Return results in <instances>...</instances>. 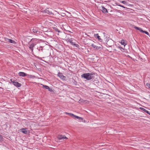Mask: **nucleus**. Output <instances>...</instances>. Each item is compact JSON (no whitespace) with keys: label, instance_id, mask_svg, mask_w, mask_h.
<instances>
[{"label":"nucleus","instance_id":"obj_25","mask_svg":"<svg viewBox=\"0 0 150 150\" xmlns=\"http://www.w3.org/2000/svg\"><path fill=\"white\" fill-rule=\"evenodd\" d=\"M3 140V137L0 134V141H2Z\"/></svg>","mask_w":150,"mask_h":150},{"label":"nucleus","instance_id":"obj_10","mask_svg":"<svg viewBox=\"0 0 150 150\" xmlns=\"http://www.w3.org/2000/svg\"><path fill=\"white\" fill-rule=\"evenodd\" d=\"M36 45V43H33L29 45V48L31 50V52H33V47L35 46V45Z\"/></svg>","mask_w":150,"mask_h":150},{"label":"nucleus","instance_id":"obj_26","mask_svg":"<svg viewBox=\"0 0 150 150\" xmlns=\"http://www.w3.org/2000/svg\"><path fill=\"white\" fill-rule=\"evenodd\" d=\"M122 3L123 4H126L127 2L126 1H122Z\"/></svg>","mask_w":150,"mask_h":150},{"label":"nucleus","instance_id":"obj_14","mask_svg":"<svg viewBox=\"0 0 150 150\" xmlns=\"http://www.w3.org/2000/svg\"><path fill=\"white\" fill-rule=\"evenodd\" d=\"M93 83L97 86H99L100 83L99 81L98 80H94L93 81Z\"/></svg>","mask_w":150,"mask_h":150},{"label":"nucleus","instance_id":"obj_2","mask_svg":"<svg viewBox=\"0 0 150 150\" xmlns=\"http://www.w3.org/2000/svg\"><path fill=\"white\" fill-rule=\"evenodd\" d=\"M65 113L67 115H70V116L71 117H75V118L78 119L79 120H83V118L81 117H79L73 114L69 113L68 112H65Z\"/></svg>","mask_w":150,"mask_h":150},{"label":"nucleus","instance_id":"obj_30","mask_svg":"<svg viewBox=\"0 0 150 150\" xmlns=\"http://www.w3.org/2000/svg\"><path fill=\"white\" fill-rule=\"evenodd\" d=\"M37 40V39H34V38H33L31 40V41H34L35 40Z\"/></svg>","mask_w":150,"mask_h":150},{"label":"nucleus","instance_id":"obj_16","mask_svg":"<svg viewBox=\"0 0 150 150\" xmlns=\"http://www.w3.org/2000/svg\"><path fill=\"white\" fill-rule=\"evenodd\" d=\"M43 12L45 13L49 14V15H51L52 14V12L49 11L47 9L43 11Z\"/></svg>","mask_w":150,"mask_h":150},{"label":"nucleus","instance_id":"obj_24","mask_svg":"<svg viewBox=\"0 0 150 150\" xmlns=\"http://www.w3.org/2000/svg\"><path fill=\"white\" fill-rule=\"evenodd\" d=\"M54 29L55 31L58 32V33L61 32L57 28H55Z\"/></svg>","mask_w":150,"mask_h":150},{"label":"nucleus","instance_id":"obj_11","mask_svg":"<svg viewBox=\"0 0 150 150\" xmlns=\"http://www.w3.org/2000/svg\"><path fill=\"white\" fill-rule=\"evenodd\" d=\"M5 41L9 42L16 44V42L14 40L8 38H5Z\"/></svg>","mask_w":150,"mask_h":150},{"label":"nucleus","instance_id":"obj_32","mask_svg":"<svg viewBox=\"0 0 150 150\" xmlns=\"http://www.w3.org/2000/svg\"><path fill=\"white\" fill-rule=\"evenodd\" d=\"M63 14L62 15V16H65V14L64 13H63Z\"/></svg>","mask_w":150,"mask_h":150},{"label":"nucleus","instance_id":"obj_6","mask_svg":"<svg viewBox=\"0 0 150 150\" xmlns=\"http://www.w3.org/2000/svg\"><path fill=\"white\" fill-rule=\"evenodd\" d=\"M66 39L67 41L68 42H69L71 43V45L75 46L77 47H78L79 46V45L78 44H75L74 42H72V40L71 38H68Z\"/></svg>","mask_w":150,"mask_h":150},{"label":"nucleus","instance_id":"obj_21","mask_svg":"<svg viewBox=\"0 0 150 150\" xmlns=\"http://www.w3.org/2000/svg\"><path fill=\"white\" fill-rule=\"evenodd\" d=\"M141 32L143 33H144L147 35H149V33L148 32H147L146 31H144V30H141Z\"/></svg>","mask_w":150,"mask_h":150},{"label":"nucleus","instance_id":"obj_5","mask_svg":"<svg viewBox=\"0 0 150 150\" xmlns=\"http://www.w3.org/2000/svg\"><path fill=\"white\" fill-rule=\"evenodd\" d=\"M30 31L31 32L33 31L34 33L37 34H38L40 33V31L38 30V28L36 27L32 29H30Z\"/></svg>","mask_w":150,"mask_h":150},{"label":"nucleus","instance_id":"obj_4","mask_svg":"<svg viewBox=\"0 0 150 150\" xmlns=\"http://www.w3.org/2000/svg\"><path fill=\"white\" fill-rule=\"evenodd\" d=\"M11 81L13 84L17 87H20L21 86V83L16 81L15 80H12V79H11Z\"/></svg>","mask_w":150,"mask_h":150},{"label":"nucleus","instance_id":"obj_1","mask_svg":"<svg viewBox=\"0 0 150 150\" xmlns=\"http://www.w3.org/2000/svg\"><path fill=\"white\" fill-rule=\"evenodd\" d=\"M95 75L94 73H84L81 75L82 78H83L87 80H90L93 79Z\"/></svg>","mask_w":150,"mask_h":150},{"label":"nucleus","instance_id":"obj_22","mask_svg":"<svg viewBox=\"0 0 150 150\" xmlns=\"http://www.w3.org/2000/svg\"><path fill=\"white\" fill-rule=\"evenodd\" d=\"M134 28L137 30H139L140 32H141V30H142V29L141 28H139V27H137L136 26H135L134 27Z\"/></svg>","mask_w":150,"mask_h":150},{"label":"nucleus","instance_id":"obj_17","mask_svg":"<svg viewBox=\"0 0 150 150\" xmlns=\"http://www.w3.org/2000/svg\"><path fill=\"white\" fill-rule=\"evenodd\" d=\"M94 35V37L95 38H97L100 42L102 41V40L100 38V37L99 36L98 34H95Z\"/></svg>","mask_w":150,"mask_h":150},{"label":"nucleus","instance_id":"obj_20","mask_svg":"<svg viewBox=\"0 0 150 150\" xmlns=\"http://www.w3.org/2000/svg\"><path fill=\"white\" fill-rule=\"evenodd\" d=\"M121 43L122 45H123L124 46L126 45V44L125 42V40H121Z\"/></svg>","mask_w":150,"mask_h":150},{"label":"nucleus","instance_id":"obj_9","mask_svg":"<svg viewBox=\"0 0 150 150\" xmlns=\"http://www.w3.org/2000/svg\"><path fill=\"white\" fill-rule=\"evenodd\" d=\"M21 132L25 134H28L30 132L29 131L27 130L25 128H22L21 129Z\"/></svg>","mask_w":150,"mask_h":150},{"label":"nucleus","instance_id":"obj_15","mask_svg":"<svg viewBox=\"0 0 150 150\" xmlns=\"http://www.w3.org/2000/svg\"><path fill=\"white\" fill-rule=\"evenodd\" d=\"M18 74L19 76L22 77H25L27 75V74L26 73L22 72H19Z\"/></svg>","mask_w":150,"mask_h":150},{"label":"nucleus","instance_id":"obj_12","mask_svg":"<svg viewBox=\"0 0 150 150\" xmlns=\"http://www.w3.org/2000/svg\"><path fill=\"white\" fill-rule=\"evenodd\" d=\"M100 10H101L102 12L104 13H108V11L107 9L106 8H105L104 6H102L100 8Z\"/></svg>","mask_w":150,"mask_h":150},{"label":"nucleus","instance_id":"obj_7","mask_svg":"<svg viewBox=\"0 0 150 150\" xmlns=\"http://www.w3.org/2000/svg\"><path fill=\"white\" fill-rule=\"evenodd\" d=\"M57 76H58L61 79L63 80H65L66 79V77L64 76L62 73H60V72H58Z\"/></svg>","mask_w":150,"mask_h":150},{"label":"nucleus","instance_id":"obj_29","mask_svg":"<svg viewBox=\"0 0 150 150\" xmlns=\"http://www.w3.org/2000/svg\"><path fill=\"white\" fill-rule=\"evenodd\" d=\"M118 48L120 50H124V48H122V47H118Z\"/></svg>","mask_w":150,"mask_h":150},{"label":"nucleus","instance_id":"obj_31","mask_svg":"<svg viewBox=\"0 0 150 150\" xmlns=\"http://www.w3.org/2000/svg\"><path fill=\"white\" fill-rule=\"evenodd\" d=\"M120 6L122 7H123V8H125V7L124 6H122V5H119Z\"/></svg>","mask_w":150,"mask_h":150},{"label":"nucleus","instance_id":"obj_23","mask_svg":"<svg viewBox=\"0 0 150 150\" xmlns=\"http://www.w3.org/2000/svg\"><path fill=\"white\" fill-rule=\"evenodd\" d=\"M42 86H43V87L45 88L46 89H49V87L45 85H42Z\"/></svg>","mask_w":150,"mask_h":150},{"label":"nucleus","instance_id":"obj_18","mask_svg":"<svg viewBox=\"0 0 150 150\" xmlns=\"http://www.w3.org/2000/svg\"><path fill=\"white\" fill-rule=\"evenodd\" d=\"M43 47L42 46L40 47L39 49L38 48H37L38 50V51L39 52V53L40 54V53L41 52H42L43 51Z\"/></svg>","mask_w":150,"mask_h":150},{"label":"nucleus","instance_id":"obj_8","mask_svg":"<svg viewBox=\"0 0 150 150\" xmlns=\"http://www.w3.org/2000/svg\"><path fill=\"white\" fill-rule=\"evenodd\" d=\"M57 138L59 140H64L65 139H67V138L64 135H58L57 136Z\"/></svg>","mask_w":150,"mask_h":150},{"label":"nucleus","instance_id":"obj_27","mask_svg":"<svg viewBox=\"0 0 150 150\" xmlns=\"http://www.w3.org/2000/svg\"><path fill=\"white\" fill-rule=\"evenodd\" d=\"M146 86L149 88H150V84L148 83H147L146 84Z\"/></svg>","mask_w":150,"mask_h":150},{"label":"nucleus","instance_id":"obj_33","mask_svg":"<svg viewBox=\"0 0 150 150\" xmlns=\"http://www.w3.org/2000/svg\"><path fill=\"white\" fill-rule=\"evenodd\" d=\"M149 114L150 115V113L149 112Z\"/></svg>","mask_w":150,"mask_h":150},{"label":"nucleus","instance_id":"obj_19","mask_svg":"<svg viewBox=\"0 0 150 150\" xmlns=\"http://www.w3.org/2000/svg\"><path fill=\"white\" fill-rule=\"evenodd\" d=\"M140 109L144 111L145 112H146L147 114H149V112L147 110H146L145 109H144V108H140Z\"/></svg>","mask_w":150,"mask_h":150},{"label":"nucleus","instance_id":"obj_13","mask_svg":"<svg viewBox=\"0 0 150 150\" xmlns=\"http://www.w3.org/2000/svg\"><path fill=\"white\" fill-rule=\"evenodd\" d=\"M91 46L94 48H95L97 50H100L102 48V47L101 46H98L93 44H92Z\"/></svg>","mask_w":150,"mask_h":150},{"label":"nucleus","instance_id":"obj_3","mask_svg":"<svg viewBox=\"0 0 150 150\" xmlns=\"http://www.w3.org/2000/svg\"><path fill=\"white\" fill-rule=\"evenodd\" d=\"M113 41L112 39L108 40L106 43V46L107 47H111L113 45Z\"/></svg>","mask_w":150,"mask_h":150},{"label":"nucleus","instance_id":"obj_28","mask_svg":"<svg viewBox=\"0 0 150 150\" xmlns=\"http://www.w3.org/2000/svg\"><path fill=\"white\" fill-rule=\"evenodd\" d=\"M48 90H49V91L50 92H52L53 91V90H52V88H50V87L49 89H48Z\"/></svg>","mask_w":150,"mask_h":150}]
</instances>
